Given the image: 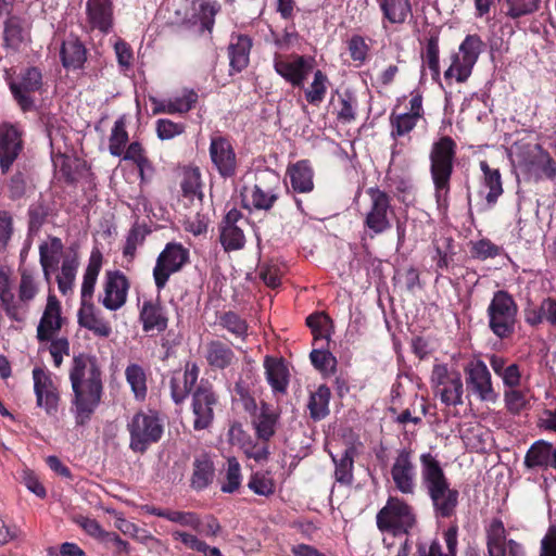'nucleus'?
<instances>
[{"label":"nucleus","mask_w":556,"mask_h":556,"mask_svg":"<svg viewBox=\"0 0 556 556\" xmlns=\"http://www.w3.org/2000/svg\"><path fill=\"white\" fill-rule=\"evenodd\" d=\"M33 379L37 406L43 408L49 415L55 414L59 392L50 375L45 369L36 367L33 369Z\"/></svg>","instance_id":"20"},{"label":"nucleus","mask_w":556,"mask_h":556,"mask_svg":"<svg viewBox=\"0 0 556 556\" xmlns=\"http://www.w3.org/2000/svg\"><path fill=\"white\" fill-rule=\"evenodd\" d=\"M217 323L236 338L242 341L247 339L249 325L245 319L241 318L237 313L225 312L218 317Z\"/></svg>","instance_id":"43"},{"label":"nucleus","mask_w":556,"mask_h":556,"mask_svg":"<svg viewBox=\"0 0 556 556\" xmlns=\"http://www.w3.org/2000/svg\"><path fill=\"white\" fill-rule=\"evenodd\" d=\"M439 53V38L431 36L427 41L425 63L431 72L432 79L435 81L440 79L441 75Z\"/></svg>","instance_id":"54"},{"label":"nucleus","mask_w":556,"mask_h":556,"mask_svg":"<svg viewBox=\"0 0 556 556\" xmlns=\"http://www.w3.org/2000/svg\"><path fill=\"white\" fill-rule=\"evenodd\" d=\"M248 486L255 494L263 496H268L273 494L275 490L273 480L263 473H254L251 477Z\"/></svg>","instance_id":"58"},{"label":"nucleus","mask_w":556,"mask_h":556,"mask_svg":"<svg viewBox=\"0 0 556 556\" xmlns=\"http://www.w3.org/2000/svg\"><path fill=\"white\" fill-rule=\"evenodd\" d=\"M220 243L226 251H236L244 247L245 238L240 226H222Z\"/></svg>","instance_id":"50"},{"label":"nucleus","mask_w":556,"mask_h":556,"mask_svg":"<svg viewBox=\"0 0 556 556\" xmlns=\"http://www.w3.org/2000/svg\"><path fill=\"white\" fill-rule=\"evenodd\" d=\"M390 472L399 492L406 495L415 493L417 471L412 451L401 448L393 460Z\"/></svg>","instance_id":"16"},{"label":"nucleus","mask_w":556,"mask_h":556,"mask_svg":"<svg viewBox=\"0 0 556 556\" xmlns=\"http://www.w3.org/2000/svg\"><path fill=\"white\" fill-rule=\"evenodd\" d=\"M189 262V250L181 243L169 242L156 258L153 278L159 290L163 289L170 275L178 273Z\"/></svg>","instance_id":"10"},{"label":"nucleus","mask_w":556,"mask_h":556,"mask_svg":"<svg viewBox=\"0 0 556 556\" xmlns=\"http://www.w3.org/2000/svg\"><path fill=\"white\" fill-rule=\"evenodd\" d=\"M329 399L330 391L325 386L319 387L317 391L311 395L308 409L314 419H321L328 414Z\"/></svg>","instance_id":"49"},{"label":"nucleus","mask_w":556,"mask_h":556,"mask_svg":"<svg viewBox=\"0 0 556 556\" xmlns=\"http://www.w3.org/2000/svg\"><path fill=\"white\" fill-rule=\"evenodd\" d=\"M525 465L528 468L556 469V448L546 441L540 440L533 443L525 457Z\"/></svg>","instance_id":"24"},{"label":"nucleus","mask_w":556,"mask_h":556,"mask_svg":"<svg viewBox=\"0 0 556 556\" xmlns=\"http://www.w3.org/2000/svg\"><path fill=\"white\" fill-rule=\"evenodd\" d=\"M350 55L353 61L363 63L368 54V45L362 36H352L348 42Z\"/></svg>","instance_id":"63"},{"label":"nucleus","mask_w":556,"mask_h":556,"mask_svg":"<svg viewBox=\"0 0 556 556\" xmlns=\"http://www.w3.org/2000/svg\"><path fill=\"white\" fill-rule=\"evenodd\" d=\"M489 327L500 339L510 338L516 328L518 305L514 298L504 290H498L486 309Z\"/></svg>","instance_id":"4"},{"label":"nucleus","mask_w":556,"mask_h":556,"mask_svg":"<svg viewBox=\"0 0 556 556\" xmlns=\"http://www.w3.org/2000/svg\"><path fill=\"white\" fill-rule=\"evenodd\" d=\"M480 168L483 173V181L480 193L484 195L488 205L492 206L503 193L502 178L500 170L491 168L486 161L480 162Z\"/></svg>","instance_id":"29"},{"label":"nucleus","mask_w":556,"mask_h":556,"mask_svg":"<svg viewBox=\"0 0 556 556\" xmlns=\"http://www.w3.org/2000/svg\"><path fill=\"white\" fill-rule=\"evenodd\" d=\"M366 192L369 195L370 205L365 214L364 224L374 235L383 233L391 228L390 215L393 213L391 199L378 188H369Z\"/></svg>","instance_id":"12"},{"label":"nucleus","mask_w":556,"mask_h":556,"mask_svg":"<svg viewBox=\"0 0 556 556\" xmlns=\"http://www.w3.org/2000/svg\"><path fill=\"white\" fill-rule=\"evenodd\" d=\"M483 42L478 35H468L459 46V52L451 56L452 63L444 72V78L465 83L482 51Z\"/></svg>","instance_id":"7"},{"label":"nucleus","mask_w":556,"mask_h":556,"mask_svg":"<svg viewBox=\"0 0 556 556\" xmlns=\"http://www.w3.org/2000/svg\"><path fill=\"white\" fill-rule=\"evenodd\" d=\"M466 384L480 401L494 403L497 399L488 366L481 359L468 362L464 368Z\"/></svg>","instance_id":"14"},{"label":"nucleus","mask_w":556,"mask_h":556,"mask_svg":"<svg viewBox=\"0 0 556 556\" xmlns=\"http://www.w3.org/2000/svg\"><path fill=\"white\" fill-rule=\"evenodd\" d=\"M101 268V255L99 253H92L89 264L84 274V280L81 285V304L86 306L91 300L96 281Z\"/></svg>","instance_id":"39"},{"label":"nucleus","mask_w":556,"mask_h":556,"mask_svg":"<svg viewBox=\"0 0 556 556\" xmlns=\"http://www.w3.org/2000/svg\"><path fill=\"white\" fill-rule=\"evenodd\" d=\"M181 190L186 198L193 200H202L203 193L201 190V175L198 169L187 170L181 181Z\"/></svg>","instance_id":"53"},{"label":"nucleus","mask_w":556,"mask_h":556,"mask_svg":"<svg viewBox=\"0 0 556 556\" xmlns=\"http://www.w3.org/2000/svg\"><path fill=\"white\" fill-rule=\"evenodd\" d=\"M489 556H506V529L501 519H493L485 529Z\"/></svg>","instance_id":"32"},{"label":"nucleus","mask_w":556,"mask_h":556,"mask_svg":"<svg viewBox=\"0 0 556 556\" xmlns=\"http://www.w3.org/2000/svg\"><path fill=\"white\" fill-rule=\"evenodd\" d=\"M87 14L92 27L108 33L113 21L112 0H88Z\"/></svg>","instance_id":"27"},{"label":"nucleus","mask_w":556,"mask_h":556,"mask_svg":"<svg viewBox=\"0 0 556 556\" xmlns=\"http://www.w3.org/2000/svg\"><path fill=\"white\" fill-rule=\"evenodd\" d=\"M220 5L215 0H197L193 2V10L200 20L203 28L211 30L214 25V17Z\"/></svg>","instance_id":"48"},{"label":"nucleus","mask_w":556,"mask_h":556,"mask_svg":"<svg viewBox=\"0 0 556 556\" xmlns=\"http://www.w3.org/2000/svg\"><path fill=\"white\" fill-rule=\"evenodd\" d=\"M39 291V285L31 271L24 268L21 270V280L18 285V298L15 304L20 307L21 321L25 319L29 303L36 298Z\"/></svg>","instance_id":"30"},{"label":"nucleus","mask_w":556,"mask_h":556,"mask_svg":"<svg viewBox=\"0 0 556 556\" xmlns=\"http://www.w3.org/2000/svg\"><path fill=\"white\" fill-rule=\"evenodd\" d=\"M0 301L8 316L13 320L21 321L20 306L15 304L10 276L4 270H0Z\"/></svg>","instance_id":"41"},{"label":"nucleus","mask_w":556,"mask_h":556,"mask_svg":"<svg viewBox=\"0 0 556 556\" xmlns=\"http://www.w3.org/2000/svg\"><path fill=\"white\" fill-rule=\"evenodd\" d=\"M125 377L136 399L142 400L147 395V376L138 364H130L125 369Z\"/></svg>","instance_id":"44"},{"label":"nucleus","mask_w":556,"mask_h":556,"mask_svg":"<svg viewBox=\"0 0 556 556\" xmlns=\"http://www.w3.org/2000/svg\"><path fill=\"white\" fill-rule=\"evenodd\" d=\"M140 321L144 331H164L167 328L168 318L157 301L148 300L140 308Z\"/></svg>","instance_id":"28"},{"label":"nucleus","mask_w":556,"mask_h":556,"mask_svg":"<svg viewBox=\"0 0 556 556\" xmlns=\"http://www.w3.org/2000/svg\"><path fill=\"white\" fill-rule=\"evenodd\" d=\"M415 525L416 516L413 508L397 497H390L377 514V526L381 531L394 534L408 533Z\"/></svg>","instance_id":"6"},{"label":"nucleus","mask_w":556,"mask_h":556,"mask_svg":"<svg viewBox=\"0 0 556 556\" xmlns=\"http://www.w3.org/2000/svg\"><path fill=\"white\" fill-rule=\"evenodd\" d=\"M5 46L16 50L23 41V30L18 23L11 18L7 21L3 31Z\"/></svg>","instance_id":"57"},{"label":"nucleus","mask_w":556,"mask_h":556,"mask_svg":"<svg viewBox=\"0 0 556 556\" xmlns=\"http://www.w3.org/2000/svg\"><path fill=\"white\" fill-rule=\"evenodd\" d=\"M279 176L273 170H263L252 187H244L241 195L247 206L269 210L278 199Z\"/></svg>","instance_id":"8"},{"label":"nucleus","mask_w":556,"mask_h":556,"mask_svg":"<svg viewBox=\"0 0 556 556\" xmlns=\"http://www.w3.org/2000/svg\"><path fill=\"white\" fill-rule=\"evenodd\" d=\"M210 157L223 177L236 174L237 156L231 142L223 136H213L210 143Z\"/></svg>","instance_id":"19"},{"label":"nucleus","mask_w":556,"mask_h":556,"mask_svg":"<svg viewBox=\"0 0 556 556\" xmlns=\"http://www.w3.org/2000/svg\"><path fill=\"white\" fill-rule=\"evenodd\" d=\"M85 46L76 38L63 41L61 48L62 64L65 68H80L87 60Z\"/></svg>","instance_id":"33"},{"label":"nucleus","mask_w":556,"mask_h":556,"mask_svg":"<svg viewBox=\"0 0 556 556\" xmlns=\"http://www.w3.org/2000/svg\"><path fill=\"white\" fill-rule=\"evenodd\" d=\"M129 283L121 271H108L103 287L104 295L101 300L103 306L110 311L121 308L127 299Z\"/></svg>","instance_id":"21"},{"label":"nucleus","mask_w":556,"mask_h":556,"mask_svg":"<svg viewBox=\"0 0 556 556\" xmlns=\"http://www.w3.org/2000/svg\"><path fill=\"white\" fill-rule=\"evenodd\" d=\"M540 3L541 0H504V13L511 20H518L535 13Z\"/></svg>","instance_id":"45"},{"label":"nucleus","mask_w":556,"mask_h":556,"mask_svg":"<svg viewBox=\"0 0 556 556\" xmlns=\"http://www.w3.org/2000/svg\"><path fill=\"white\" fill-rule=\"evenodd\" d=\"M434 393L447 406L463 404V380L457 371H450L445 365H434L431 374Z\"/></svg>","instance_id":"11"},{"label":"nucleus","mask_w":556,"mask_h":556,"mask_svg":"<svg viewBox=\"0 0 556 556\" xmlns=\"http://www.w3.org/2000/svg\"><path fill=\"white\" fill-rule=\"evenodd\" d=\"M184 126L172 122L170 119L161 118L156 122V132L161 140H169L180 135Z\"/></svg>","instance_id":"61"},{"label":"nucleus","mask_w":556,"mask_h":556,"mask_svg":"<svg viewBox=\"0 0 556 556\" xmlns=\"http://www.w3.org/2000/svg\"><path fill=\"white\" fill-rule=\"evenodd\" d=\"M278 417L276 410L265 402L255 408L252 425L258 440L268 441L275 434Z\"/></svg>","instance_id":"23"},{"label":"nucleus","mask_w":556,"mask_h":556,"mask_svg":"<svg viewBox=\"0 0 556 556\" xmlns=\"http://www.w3.org/2000/svg\"><path fill=\"white\" fill-rule=\"evenodd\" d=\"M243 453L249 458H253L256 462L266 460L269 455L267 441L261 443L248 441L242 444Z\"/></svg>","instance_id":"62"},{"label":"nucleus","mask_w":556,"mask_h":556,"mask_svg":"<svg viewBox=\"0 0 556 556\" xmlns=\"http://www.w3.org/2000/svg\"><path fill=\"white\" fill-rule=\"evenodd\" d=\"M456 147V142L451 137L444 136L434 141L430 149V175L439 210H446L448 205L450 180L454 168Z\"/></svg>","instance_id":"3"},{"label":"nucleus","mask_w":556,"mask_h":556,"mask_svg":"<svg viewBox=\"0 0 556 556\" xmlns=\"http://www.w3.org/2000/svg\"><path fill=\"white\" fill-rule=\"evenodd\" d=\"M421 465V484L431 500L434 516L451 518L458 506L459 493L451 484L445 473L431 453H424L419 457Z\"/></svg>","instance_id":"2"},{"label":"nucleus","mask_w":556,"mask_h":556,"mask_svg":"<svg viewBox=\"0 0 556 556\" xmlns=\"http://www.w3.org/2000/svg\"><path fill=\"white\" fill-rule=\"evenodd\" d=\"M354 447H348L343 451L340 457L330 454L332 462L334 463L336 480L341 484H351L353 481V464H354Z\"/></svg>","instance_id":"38"},{"label":"nucleus","mask_w":556,"mask_h":556,"mask_svg":"<svg viewBox=\"0 0 556 556\" xmlns=\"http://www.w3.org/2000/svg\"><path fill=\"white\" fill-rule=\"evenodd\" d=\"M288 174L294 191L306 193L314 189L313 169L307 161H300L289 167Z\"/></svg>","instance_id":"34"},{"label":"nucleus","mask_w":556,"mask_h":556,"mask_svg":"<svg viewBox=\"0 0 556 556\" xmlns=\"http://www.w3.org/2000/svg\"><path fill=\"white\" fill-rule=\"evenodd\" d=\"M314 60L299 54L283 56L276 54L274 68L278 75L294 87H303L307 75L312 72Z\"/></svg>","instance_id":"15"},{"label":"nucleus","mask_w":556,"mask_h":556,"mask_svg":"<svg viewBox=\"0 0 556 556\" xmlns=\"http://www.w3.org/2000/svg\"><path fill=\"white\" fill-rule=\"evenodd\" d=\"M124 160L132 161L136 163L140 176L143 177V170L146 167L149 166V161L144 156L143 149L140 143L132 142L128 146V148L125 151Z\"/></svg>","instance_id":"60"},{"label":"nucleus","mask_w":556,"mask_h":556,"mask_svg":"<svg viewBox=\"0 0 556 556\" xmlns=\"http://www.w3.org/2000/svg\"><path fill=\"white\" fill-rule=\"evenodd\" d=\"M23 150L22 130L11 123L0 124V168L8 173Z\"/></svg>","instance_id":"18"},{"label":"nucleus","mask_w":556,"mask_h":556,"mask_svg":"<svg viewBox=\"0 0 556 556\" xmlns=\"http://www.w3.org/2000/svg\"><path fill=\"white\" fill-rule=\"evenodd\" d=\"M128 141V134L126 131V125L124 117H119L115 121L111 136L109 150L114 156H121L124 152V148Z\"/></svg>","instance_id":"51"},{"label":"nucleus","mask_w":556,"mask_h":556,"mask_svg":"<svg viewBox=\"0 0 556 556\" xmlns=\"http://www.w3.org/2000/svg\"><path fill=\"white\" fill-rule=\"evenodd\" d=\"M241 485V467L235 457L228 458L225 473V482L222 484V491L233 493Z\"/></svg>","instance_id":"56"},{"label":"nucleus","mask_w":556,"mask_h":556,"mask_svg":"<svg viewBox=\"0 0 556 556\" xmlns=\"http://www.w3.org/2000/svg\"><path fill=\"white\" fill-rule=\"evenodd\" d=\"M500 247L495 245L488 239H481L472 243L471 255L478 260H486L495 257L500 254Z\"/></svg>","instance_id":"59"},{"label":"nucleus","mask_w":556,"mask_h":556,"mask_svg":"<svg viewBox=\"0 0 556 556\" xmlns=\"http://www.w3.org/2000/svg\"><path fill=\"white\" fill-rule=\"evenodd\" d=\"M252 41L247 36H237L231 39L228 47L230 67L235 72H241L249 64Z\"/></svg>","instance_id":"31"},{"label":"nucleus","mask_w":556,"mask_h":556,"mask_svg":"<svg viewBox=\"0 0 556 556\" xmlns=\"http://www.w3.org/2000/svg\"><path fill=\"white\" fill-rule=\"evenodd\" d=\"M127 429L130 433V448L140 453L157 442L163 433V425L154 412L137 413L127 424Z\"/></svg>","instance_id":"5"},{"label":"nucleus","mask_w":556,"mask_h":556,"mask_svg":"<svg viewBox=\"0 0 556 556\" xmlns=\"http://www.w3.org/2000/svg\"><path fill=\"white\" fill-rule=\"evenodd\" d=\"M10 90L23 111H30L35 106L34 93L42 87L41 72L36 67H28L20 73L16 79L9 81Z\"/></svg>","instance_id":"13"},{"label":"nucleus","mask_w":556,"mask_h":556,"mask_svg":"<svg viewBox=\"0 0 556 556\" xmlns=\"http://www.w3.org/2000/svg\"><path fill=\"white\" fill-rule=\"evenodd\" d=\"M198 101V94L193 90H186L181 96L167 101V114L186 113L190 111Z\"/></svg>","instance_id":"55"},{"label":"nucleus","mask_w":556,"mask_h":556,"mask_svg":"<svg viewBox=\"0 0 556 556\" xmlns=\"http://www.w3.org/2000/svg\"><path fill=\"white\" fill-rule=\"evenodd\" d=\"M503 396L507 412L513 415H519L531 406L532 394L528 387L505 389Z\"/></svg>","instance_id":"36"},{"label":"nucleus","mask_w":556,"mask_h":556,"mask_svg":"<svg viewBox=\"0 0 556 556\" xmlns=\"http://www.w3.org/2000/svg\"><path fill=\"white\" fill-rule=\"evenodd\" d=\"M91 307L86 308L83 306L78 313L79 325L88 330L92 331L99 337H109L112 329L109 323L97 317L91 311Z\"/></svg>","instance_id":"42"},{"label":"nucleus","mask_w":556,"mask_h":556,"mask_svg":"<svg viewBox=\"0 0 556 556\" xmlns=\"http://www.w3.org/2000/svg\"><path fill=\"white\" fill-rule=\"evenodd\" d=\"M383 16L392 24H402L412 12L409 0H381Z\"/></svg>","instance_id":"40"},{"label":"nucleus","mask_w":556,"mask_h":556,"mask_svg":"<svg viewBox=\"0 0 556 556\" xmlns=\"http://www.w3.org/2000/svg\"><path fill=\"white\" fill-rule=\"evenodd\" d=\"M540 556H556V527H549L541 540Z\"/></svg>","instance_id":"64"},{"label":"nucleus","mask_w":556,"mask_h":556,"mask_svg":"<svg viewBox=\"0 0 556 556\" xmlns=\"http://www.w3.org/2000/svg\"><path fill=\"white\" fill-rule=\"evenodd\" d=\"M205 358L214 369H225L238 362L231 346L219 340H212L205 346Z\"/></svg>","instance_id":"26"},{"label":"nucleus","mask_w":556,"mask_h":556,"mask_svg":"<svg viewBox=\"0 0 556 556\" xmlns=\"http://www.w3.org/2000/svg\"><path fill=\"white\" fill-rule=\"evenodd\" d=\"M78 262L72 258H65L62 263L61 273L56 277L58 287L62 294L66 295L73 290Z\"/></svg>","instance_id":"47"},{"label":"nucleus","mask_w":556,"mask_h":556,"mask_svg":"<svg viewBox=\"0 0 556 556\" xmlns=\"http://www.w3.org/2000/svg\"><path fill=\"white\" fill-rule=\"evenodd\" d=\"M199 369L195 365L174 371L170 378V395L176 404L181 403L197 382Z\"/></svg>","instance_id":"25"},{"label":"nucleus","mask_w":556,"mask_h":556,"mask_svg":"<svg viewBox=\"0 0 556 556\" xmlns=\"http://www.w3.org/2000/svg\"><path fill=\"white\" fill-rule=\"evenodd\" d=\"M419 118L408 114H392L390 117L392 138L404 137L409 134L417 125Z\"/></svg>","instance_id":"52"},{"label":"nucleus","mask_w":556,"mask_h":556,"mask_svg":"<svg viewBox=\"0 0 556 556\" xmlns=\"http://www.w3.org/2000/svg\"><path fill=\"white\" fill-rule=\"evenodd\" d=\"M518 167L535 180L553 179L556 176V162L539 144H528L516 154Z\"/></svg>","instance_id":"9"},{"label":"nucleus","mask_w":556,"mask_h":556,"mask_svg":"<svg viewBox=\"0 0 556 556\" xmlns=\"http://www.w3.org/2000/svg\"><path fill=\"white\" fill-rule=\"evenodd\" d=\"M61 304L55 295L49 294L47 305L37 327V339L50 341L62 328Z\"/></svg>","instance_id":"22"},{"label":"nucleus","mask_w":556,"mask_h":556,"mask_svg":"<svg viewBox=\"0 0 556 556\" xmlns=\"http://www.w3.org/2000/svg\"><path fill=\"white\" fill-rule=\"evenodd\" d=\"M216 405L217 396L211 387L201 384L195 389L191 399L193 428L195 430H204L212 425Z\"/></svg>","instance_id":"17"},{"label":"nucleus","mask_w":556,"mask_h":556,"mask_svg":"<svg viewBox=\"0 0 556 556\" xmlns=\"http://www.w3.org/2000/svg\"><path fill=\"white\" fill-rule=\"evenodd\" d=\"M328 77L320 70L314 73V79L305 89V98L309 104L319 105L328 89Z\"/></svg>","instance_id":"46"},{"label":"nucleus","mask_w":556,"mask_h":556,"mask_svg":"<svg viewBox=\"0 0 556 556\" xmlns=\"http://www.w3.org/2000/svg\"><path fill=\"white\" fill-rule=\"evenodd\" d=\"M77 417L88 418L99 405L102 395L101 371L94 357L80 354L73 359L70 372Z\"/></svg>","instance_id":"1"},{"label":"nucleus","mask_w":556,"mask_h":556,"mask_svg":"<svg viewBox=\"0 0 556 556\" xmlns=\"http://www.w3.org/2000/svg\"><path fill=\"white\" fill-rule=\"evenodd\" d=\"M266 378L275 392L283 393L288 387V368L282 361L266 357L264 362Z\"/></svg>","instance_id":"35"},{"label":"nucleus","mask_w":556,"mask_h":556,"mask_svg":"<svg viewBox=\"0 0 556 556\" xmlns=\"http://www.w3.org/2000/svg\"><path fill=\"white\" fill-rule=\"evenodd\" d=\"M213 477L214 465L212 459L205 454L198 456L193 463L192 488L198 491L205 489L212 482Z\"/></svg>","instance_id":"37"}]
</instances>
